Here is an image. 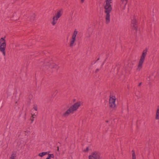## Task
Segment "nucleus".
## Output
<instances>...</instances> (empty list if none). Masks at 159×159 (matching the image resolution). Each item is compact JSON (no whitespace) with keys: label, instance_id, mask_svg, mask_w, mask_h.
<instances>
[{"label":"nucleus","instance_id":"nucleus-29","mask_svg":"<svg viewBox=\"0 0 159 159\" xmlns=\"http://www.w3.org/2000/svg\"><path fill=\"white\" fill-rule=\"evenodd\" d=\"M57 151H58V152H59V147H57Z\"/></svg>","mask_w":159,"mask_h":159},{"label":"nucleus","instance_id":"nucleus-23","mask_svg":"<svg viewBox=\"0 0 159 159\" xmlns=\"http://www.w3.org/2000/svg\"><path fill=\"white\" fill-rule=\"evenodd\" d=\"M89 150V148L88 147H87L86 148V149L85 150H84V152H88V150Z\"/></svg>","mask_w":159,"mask_h":159},{"label":"nucleus","instance_id":"nucleus-21","mask_svg":"<svg viewBox=\"0 0 159 159\" xmlns=\"http://www.w3.org/2000/svg\"><path fill=\"white\" fill-rule=\"evenodd\" d=\"M34 108L35 111H37L38 110V107L36 105H34Z\"/></svg>","mask_w":159,"mask_h":159},{"label":"nucleus","instance_id":"nucleus-16","mask_svg":"<svg viewBox=\"0 0 159 159\" xmlns=\"http://www.w3.org/2000/svg\"><path fill=\"white\" fill-rule=\"evenodd\" d=\"M35 17V15L34 14H33L31 16L30 20L32 22L34 20Z\"/></svg>","mask_w":159,"mask_h":159},{"label":"nucleus","instance_id":"nucleus-1","mask_svg":"<svg viewBox=\"0 0 159 159\" xmlns=\"http://www.w3.org/2000/svg\"><path fill=\"white\" fill-rule=\"evenodd\" d=\"M148 52V50L145 49L143 50L140 57L139 61L137 70L138 71H140L143 68V64L145 61V59L146 56Z\"/></svg>","mask_w":159,"mask_h":159},{"label":"nucleus","instance_id":"nucleus-32","mask_svg":"<svg viewBox=\"0 0 159 159\" xmlns=\"http://www.w3.org/2000/svg\"><path fill=\"white\" fill-rule=\"evenodd\" d=\"M111 10H112V7H111V6L110 5V11Z\"/></svg>","mask_w":159,"mask_h":159},{"label":"nucleus","instance_id":"nucleus-26","mask_svg":"<svg viewBox=\"0 0 159 159\" xmlns=\"http://www.w3.org/2000/svg\"><path fill=\"white\" fill-rule=\"evenodd\" d=\"M51 158H53L54 157V156L53 154H51Z\"/></svg>","mask_w":159,"mask_h":159},{"label":"nucleus","instance_id":"nucleus-33","mask_svg":"<svg viewBox=\"0 0 159 159\" xmlns=\"http://www.w3.org/2000/svg\"><path fill=\"white\" fill-rule=\"evenodd\" d=\"M106 122H108V120H107V121H106Z\"/></svg>","mask_w":159,"mask_h":159},{"label":"nucleus","instance_id":"nucleus-35","mask_svg":"<svg viewBox=\"0 0 159 159\" xmlns=\"http://www.w3.org/2000/svg\"><path fill=\"white\" fill-rule=\"evenodd\" d=\"M10 159H11V158H10Z\"/></svg>","mask_w":159,"mask_h":159},{"label":"nucleus","instance_id":"nucleus-7","mask_svg":"<svg viewBox=\"0 0 159 159\" xmlns=\"http://www.w3.org/2000/svg\"><path fill=\"white\" fill-rule=\"evenodd\" d=\"M6 37L4 38H2L0 39V49L6 48V42L5 38Z\"/></svg>","mask_w":159,"mask_h":159},{"label":"nucleus","instance_id":"nucleus-34","mask_svg":"<svg viewBox=\"0 0 159 159\" xmlns=\"http://www.w3.org/2000/svg\"><path fill=\"white\" fill-rule=\"evenodd\" d=\"M91 64L92 65L93 64V63H91Z\"/></svg>","mask_w":159,"mask_h":159},{"label":"nucleus","instance_id":"nucleus-18","mask_svg":"<svg viewBox=\"0 0 159 159\" xmlns=\"http://www.w3.org/2000/svg\"><path fill=\"white\" fill-rule=\"evenodd\" d=\"M6 48L0 49V51L2 52L3 54V55L5 56V50Z\"/></svg>","mask_w":159,"mask_h":159},{"label":"nucleus","instance_id":"nucleus-3","mask_svg":"<svg viewBox=\"0 0 159 159\" xmlns=\"http://www.w3.org/2000/svg\"><path fill=\"white\" fill-rule=\"evenodd\" d=\"M80 105V102L75 103L72 106H71L62 115V116L66 117L68 116L70 113H73L74 111L76 110Z\"/></svg>","mask_w":159,"mask_h":159},{"label":"nucleus","instance_id":"nucleus-20","mask_svg":"<svg viewBox=\"0 0 159 159\" xmlns=\"http://www.w3.org/2000/svg\"><path fill=\"white\" fill-rule=\"evenodd\" d=\"M132 156V159H136V156H135V155L134 152L133 153Z\"/></svg>","mask_w":159,"mask_h":159},{"label":"nucleus","instance_id":"nucleus-14","mask_svg":"<svg viewBox=\"0 0 159 159\" xmlns=\"http://www.w3.org/2000/svg\"><path fill=\"white\" fill-rule=\"evenodd\" d=\"M75 38H72V40L70 41V47H71L73 46V44L74 43L75 40Z\"/></svg>","mask_w":159,"mask_h":159},{"label":"nucleus","instance_id":"nucleus-24","mask_svg":"<svg viewBox=\"0 0 159 159\" xmlns=\"http://www.w3.org/2000/svg\"><path fill=\"white\" fill-rule=\"evenodd\" d=\"M89 159H96L95 158H94L92 157V156L90 155L89 156Z\"/></svg>","mask_w":159,"mask_h":159},{"label":"nucleus","instance_id":"nucleus-6","mask_svg":"<svg viewBox=\"0 0 159 159\" xmlns=\"http://www.w3.org/2000/svg\"><path fill=\"white\" fill-rule=\"evenodd\" d=\"M42 64L44 67V69H48L49 68H56L57 67V66L54 63H49V62L47 60H46Z\"/></svg>","mask_w":159,"mask_h":159},{"label":"nucleus","instance_id":"nucleus-36","mask_svg":"<svg viewBox=\"0 0 159 159\" xmlns=\"http://www.w3.org/2000/svg\"><path fill=\"white\" fill-rule=\"evenodd\" d=\"M110 0V1L111 0Z\"/></svg>","mask_w":159,"mask_h":159},{"label":"nucleus","instance_id":"nucleus-31","mask_svg":"<svg viewBox=\"0 0 159 159\" xmlns=\"http://www.w3.org/2000/svg\"><path fill=\"white\" fill-rule=\"evenodd\" d=\"M28 105H29V106L30 105V101H29V102H28Z\"/></svg>","mask_w":159,"mask_h":159},{"label":"nucleus","instance_id":"nucleus-22","mask_svg":"<svg viewBox=\"0 0 159 159\" xmlns=\"http://www.w3.org/2000/svg\"><path fill=\"white\" fill-rule=\"evenodd\" d=\"M48 157L46 158L47 159H51V154H49L48 153Z\"/></svg>","mask_w":159,"mask_h":159},{"label":"nucleus","instance_id":"nucleus-25","mask_svg":"<svg viewBox=\"0 0 159 159\" xmlns=\"http://www.w3.org/2000/svg\"><path fill=\"white\" fill-rule=\"evenodd\" d=\"M36 116V115H35V114H34L32 115L31 117H32V118L33 119H34L35 118L34 116Z\"/></svg>","mask_w":159,"mask_h":159},{"label":"nucleus","instance_id":"nucleus-10","mask_svg":"<svg viewBox=\"0 0 159 159\" xmlns=\"http://www.w3.org/2000/svg\"><path fill=\"white\" fill-rule=\"evenodd\" d=\"M62 10H61L58 11L57 13V15L55 16L56 18V20H58V19L61 16L62 14L61 13V12L62 11Z\"/></svg>","mask_w":159,"mask_h":159},{"label":"nucleus","instance_id":"nucleus-4","mask_svg":"<svg viewBox=\"0 0 159 159\" xmlns=\"http://www.w3.org/2000/svg\"><path fill=\"white\" fill-rule=\"evenodd\" d=\"M106 5L104 7V12L106 14V23L108 24L109 22V0H106Z\"/></svg>","mask_w":159,"mask_h":159},{"label":"nucleus","instance_id":"nucleus-27","mask_svg":"<svg viewBox=\"0 0 159 159\" xmlns=\"http://www.w3.org/2000/svg\"><path fill=\"white\" fill-rule=\"evenodd\" d=\"M99 60V58L97 59V61H95V62L94 63V64H95L96 63V61H97Z\"/></svg>","mask_w":159,"mask_h":159},{"label":"nucleus","instance_id":"nucleus-2","mask_svg":"<svg viewBox=\"0 0 159 159\" xmlns=\"http://www.w3.org/2000/svg\"><path fill=\"white\" fill-rule=\"evenodd\" d=\"M115 96V93L113 91L110 94V110L111 111L115 110L116 108V98Z\"/></svg>","mask_w":159,"mask_h":159},{"label":"nucleus","instance_id":"nucleus-28","mask_svg":"<svg viewBox=\"0 0 159 159\" xmlns=\"http://www.w3.org/2000/svg\"><path fill=\"white\" fill-rule=\"evenodd\" d=\"M34 121V119L33 118L32 119H31V123H32Z\"/></svg>","mask_w":159,"mask_h":159},{"label":"nucleus","instance_id":"nucleus-19","mask_svg":"<svg viewBox=\"0 0 159 159\" xmlns=\"http://www.w3.org/2000/svg\"><path fill=\"white\" fill-rule=\"evenodd\" d=\"M103 64H102V66H101V67H100V68H98V69H97L96 70H95V72L96 73H97L99 71V70H100L102 68V65H103Z\"/></svg>","mask_w":159,"mask_h":159},{"label":"nucleus","instance_id":"nucleus-13","mask_svg":"<svg viewBox=\"0 0 159 159\" xmlns=\"http://www.w3.org/2000/svg\"><path fill=\"white\" fill-rule=\"evenodd\" d=\"M16 157V152L15 151L12 152L11 156L10 157V158L12 159H15Z\"/></svg>","mask_w":159,"mask_h":159},{"label":"nucleus","instance_id":"nucleus-17","mask_svg":"<svg viewBox=\"0 0 159 159\" xmlns=\"http://www.w3.org/2000/svg\"><path fill=\"white\" fill-rule=\"evenodd\" d=\"M55 16H54L52 19V24L54 25L56 23V21H55Z\"/></svg>","mask_w":159,"mask_h":159},{"label":"nucleus","instance_id":"nucleus-30","mask_svg":"<svg viewBox=\"0 0 159 159\" xmlns=\"http://www.w3.org/2000/svg\"><path fill=\"white\" fill-rule=\"evenodd\" d=\"M84 1V0H81V2L82 3H83Z\"/></svg>","mask_w":159,"mask_h":159},{"label":"nucleus","instance_id":"nucleus-5","mask_svg":"<svg viewBox=\"0 0 159 159\" xmlns=\"http://www.w3.org/2000/svg\"><path fill=\"white\" fill-rule=\"evenodd\" d=\"M137 21L135 17L131 19V27L132 30L136 32L138 31V26L137 25Z\"/></svg>","mask_w":159,"mask_h":159},{"label":"nucleus","instance_id":"nucleus-8","mask_svg":"<svg viewBox=\"0 0 159 159\" xmlns=\"http://www.w3.org/2000/svg\"><path fill=\"white\" fill-rule=\"evenodd\" d=\"M127 0H121V7L124 10H125L127 8L126 5L127 3Z\"/></svg>","mask_w":159,"mask_h":159},{"label":"nucleus","instance_id":"nucleus-9","mask_svg":"<svg viewBox=\"0 0 159 159\" xmlns=\"http://www.w3.org/2000/svg\"><path fill=\"white\" fill-rule=\"evenodd\" d=\"M91 156L96 159H97L98 158V159H101L99 158L98 154L96 152H93Z\"/></svg>","mask_w":159,"mask_h":159},{"label":"nucleus","instance_id":"nucleus-15","mask_svg":"<svg viewBox=\"0 0 159 159\" xmlns=\"http://www.w3.org/2000/svg\"><path fill=\"white\" fill-rule=\"evenodd\" d=\"M77 31L76 30H75L74 31L73 34L72 36V37L76 38L77 34Z\"/></svg>","mask_w":159,"mask_h":159},{"label":"nucleus","instance_id":"nucleus-11","mask_svg":"<svg viewBox=\"0 0 159 159\" xmlns=\"http://www.w3.org/2000/svg\"><path fill=\"white\" fill-rule=\"evenodd\" d=\"M50 153L49 151L45 152H42L41 153H39V156H40V157H43V156H44L46 154H48V153Z\"/></svg>","mask_w":159,"mask_h":159},{"label":"nucleus","instance_id":"nucleus-12","mask_svg":"<svg viewBox=\"0 0 159 159\" xmlns=\"http://www.w3.org/2000/svg\"><path fill=\"white\" fill-rule=\"evenodd\" d=\"M156 119L157 120L159 119V107L157 109L156 115Z\"/></svg>","mask_w":159,"mask_h":159}]
</instances>
